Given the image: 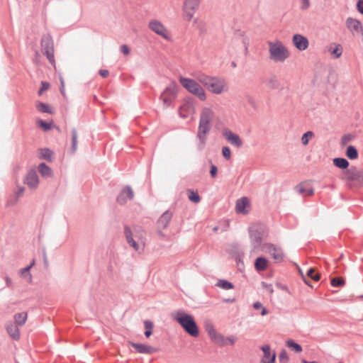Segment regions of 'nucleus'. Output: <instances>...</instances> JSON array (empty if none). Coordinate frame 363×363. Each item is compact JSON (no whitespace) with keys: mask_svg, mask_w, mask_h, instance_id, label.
I'll return each mask as SVG.
<instances>
[{"mask_svg":"<svg viewBox=\"0 0 363 363\" xmlns=\"http://www.w3.org/2000/svg\"><path fill=\"white\" fill-rule=\"evenodd\" d=\"M214 116L211 108L205 107L202 109L200 114L199 124L197 133V138L199 140L198 149L202 150L206 143V135L209 133L211 124V121Z\"/></svg>","mask_w":363,"mask_h":363,"instance_id":"1","label":"nucleus"},{"mask_svg":"<svg viewBox=\"0 0 363 363\" xmlns=\"http://www.w3.org/2000/svg\"><path fill=\"white\" fill-rule=\"evenodd\" d=\"M172 317L187 334L194 337L199 336V329L192 315L184 311H177Z\"/></svg>","mask_w":363,"mask_h":363,"instance_id":"2","label":"nucleus"},{"mask_svg":"<svg viewBox=\"0 0 363 363\" xmlns=\"http://www.w3.org/2000/svg\"><path fill=\"white\" fill-rule=\"evenodd\" d=\"M197 80L210 92L215 94H220L223 93L225 86V79L220 77L200 74L197 77Z\"/></svg>","mask_w":363,"mask_h":363,"instance_id":"3","label":"nucleus"},{"mask_svg":"<svg viewBox=\"0 0 363 363\" xmlns=\"http://www.w3.org/2000/svg\"><path fill=\"white\" fill-rule=\"evenodd\" d=\"M270 59L275 62H283L289 57V53L287 48L281 41L275 43L269 42Z\"/></svg>","mask_w":363,"mask_h":363,"instance_id":"4","label":"nucleus"},{"mask_svg":"<svg viewBox=\"0 0 363 363\" xmlns=\"http://www.w3.org/2000/svg\"><path fill=\"white\" fill-rule=\"evenodd\" d=\"M265 235L266 227L262 224L255 225L249 228L250 243L254 250H257L261 247Z\"/></svg>","mask_w":363,"mask_h":363,"instance_id":"5","label":"nucleus"},{"mask_svg":"<svg viewBox=\"0 0 363 363\" xmlns=\"http://www.w3.org/2000/svg\"><path fill=\"white\" fill-rule=\"evenodd\" d=\"M342 179L355 186H363V169L352 166L348 169L343 171Z\"/></svg>","mask_w":363,"mask_h":363,"instance_id":"6","label":"nucleus"},{"mask_svg":"<svg viewBox=\"0 0 363 363\" xmlns=\"http://www.w3.org/2000/svg\"><path fill=\"white\" fill-rule=\"evenodd\" d=\"M41 51L48 60V61L55 67L54 42L50 34H45L42 36L40 40Z\"/></svg>","mask_w":363,"mask_h":363,"instance_id":"7","label":"nucleus"},{"mask_svg":"<svg viewBox=\"0 0 363 363\" xmlns=\"http://www.w3.org/2000/svg\"><path fill=\"white\" fill-rule=\"evenodd\" d=\"M200 0H185L183 5V11L185 18L190 21L199 9Z\"/></svg>","mask_w":363,"mask_h":363,"instance_id":"8","label":"nucleus"},{"mask_svg":"<svg viewBox=\"0 0 363 363\" xmlns=\"http://www.w3.org/2000/svg\"><path fill=\"white\" fill-rule=\"evenodd\" d=\"M177 95V86L175 84H171L167 86L160 96L165 107H169L172 100Z\"/></svg>","mask_w":363,"mask_h":363,"instance_id":"9","label":"nucleus"},{"mask_svg":"<svg viewBox=\"0 0 363 363\" xmlns=\"http://www.w3.org/2000/svg\"><path fill=\"white\" fill-rule=\"evenodd\" d=\"M204 326L208 336L215 343L219 345H225V337L220 333H218L216 332L212 323L206 322Z\"/></svg>","mask_w":363,"mask_h":363,"instance_id":"10","label":"nucleus"},{"mask_svg":"<svg viewBox=\"0 0 363 363\" xmlns=\"http://www.w3.org/2000/svg\"><path fill=\"white\" fill-rule=\"evenodd\" d=\"M23 183L30 189H36L39 184V178L35 169H30L23 179Z\"/></svg>","mask_w":363,"mask_h":363,"instance_id":"11","label":"nucleus"},{"mask_svg":"<svg viewBox=\"0 0 363 363\" xmlns=\"http://www.w3.org/2000/svg\"><path fill=\"white\" fill-rule=\"evenodd\" d=\"M134 198V192L130 185L125 186L116 197V201L120 205H125L128 200Z\"/></svg>","mask_w":363,"mask_h":363,"instance_id":"12","label":"nucleus"},{"mask_svg":"<svg viewBox=\"0 0 363 363\" xmlns=\"http://www.w3.org/2000/svg\"><path fill=\"white\" fill-rule=\"evenodd\" d=\"M128 345L135 349V352L139 354H153L157 352L159 349L143 343H137L128 341Z\"/></svg>","mask_w":363,"mask_h":363,"instance_id":"13","label":"nucleus"},{"mask_svg":"<svg viewBox=\"0 0 363 363\" xmlns=\"http://www.w3.org/2000/svg\"><path fill=\"white\" fill-rule=\"evenodd\" d=\"M263 352V357L261 359V363H276V352H272L269 345H264L260 347Z\"/></svg>","mask_w":363,"mask_h":363,"instance_id":"14","label":"nucleus"},{"mask_svg":"<svg viewBox=\"0 0 363 363\" xmlns=\"http://www.w3.org/2000/svg\"><path fill=\"white\" fill-rule=\"evenodd\" d=\"M292 42L295 48L300 51L306 50L309 45L308 38L301 34L294 35Z\"/></svg>","mask_w":363,"mask_h":363,"instance_id":"15","label":"nucleus"},{"mask_svg":"<svg viewBox=\"0 0 363 363\" xmlns=\"http://www.w3.org/2000/svg\"><path fill=\"white\" fill-rule=\"evenodd\" d=\"M148 26L150 29L156 34L162 36L164 39H168V35L166 33L167 30L160 21L152 20L150 21Z\"/></svg>","mask_w":363,"mask_h":363,"instance_id":"16","label":"nucleus"},{"mask_svg":"<svg viewBox=\"0 0 363 363\" xmlns=\"http://www.w3.org/2000/svg\"><path fill=\"white\" fill-rule=\"evenodd\" d=\"M223 135L225 138L233 145L237 147H240L242 145V142L238 135L233 133L230 130H224Z\"/></svg>","mask_w":363,"mask_h":363,"instance_id":"17","label":"nucleus"},{"mask_svg":"<svg viewBox=\"0 0 363 363\" xmlns=\"http://www.w3.org/2000/svg\"><path fill=\"white\" fill-rule=\"evenodd\" d=\"M250 201L247 197L243 196L240 199H238L236 201L235 205V211L238 213H242L243 215H247L249 213L250 208Z\"/></svg>","mask_w":363,"mask_h":363,"instance_id":"18","label":"nucleus"},{"mask_svg":"<svg viewBox=\"0 0 363 363\" xmlns=\"http://www.w3.org/2000/svg\"><path fill=\"white\" fill-rule=\"evenodd\" d=\"M267 248L277 262H281L284 259V253L281 248L277 247L274 244L267 243L266 244Z\"/></svg>","mask_w":363,"mask_h":363,"instance_id":"19","label":"nucleus"},{"mask_svg":"<svg viewBox=\"0 0 363 363\" xmlns=\"http://www.w3.org/2000/svg\"><path fill=\"white\" fill-rule=\"evenodd\" d=\"M172 218V213L167 210L164 211L161 216L158 218L157 222V228L165 229L168 226Z\"/></svg>","mask_w":363,"mask_h":363,"instance_id":"20","label":"nucleus"},{"mask_svg":"<svg viewBox=\"0 0 363 363\" xmlns=\"http://www.w3.org/2000/svg\"><path fill=\"white\" fill-rule=\"evenodd\" d=\"M347 28L352 33L363 32V28L361 22L355 18L349 17L346 20Z\"/></svg>","mask_w":363,"mask_h":363,"instance_id":"21","label":"nucleus"},{"mask_svg":"<svg viewBox=\"0 0 363 363\" xmlns=\"http://www.w3.org/2000/svg\"><path fill=\"white\" fill-rule=\"evenodd\" d=\"M179 83L184 88H185L190 93L194 91V89L199 84V83L196 82L195 80L184 77H179Z\"/></svg>","mask_w":363,"mask_h":363,"instance_id":"22","label":"nucleus"},{"mask_svg":"<svg viewBox=\"0 0 363 363\" xmlns=\"http://www.w3.org/2000/svg\"><path fill=\"white\" fill-rule=\"evenodd\" d=\"M6 331L9 336L13 340H18L20 338V330L18 325L14 323H9L6 325Z\"/></svg>","mask_w":363,"mask_h":363,"instance_id":"23","label":"nucleus"},{"mask_svg":"<svg viewBox=\"0 0 363 363\" xmlns=\"http://www.w3.org/2000/svg\"><path fill=\"white\" fill-rule=\"evenodd\" d=\"M124 235L125 236L127 242L135 250H138L139 245L133 239L132 230L128 225H125L124 226Z\"/></svg>","mask_w":363,"mask_h":363,"instance_id":"24","label":"nucleus"},{"mask_svg":"<svg viewBox=\"0 0 363 363\" xmlns=\"http://www.w3.org/2000/svg\"><path fill=\"white\" fill-rule=\"evenodd\" d=\"M333 162V164L340 169L345 171L349 169L350 162L344 157H335Z\"/></svg>","mask_w":363,"mask_h":363,"instance_id":"25","label":"nucleus"},{"mask_svg":"<svg viewBox=\"0 0 363 363\" xmlns=\"http://www.w3.org/2000/svg\"><path fill=\"white\" fill-rule=\"evenodd\" d=\"M268 261L264 257H258L255 261V268L257 272H262L267 267Z\"/></svg>","mask_w":363,"mask_h":363,"instance_id":"26","label":"nucleus"},{"mask_svg":"<svg viewBox=\"0 0 363 363\" xmlns=\"http://www.w3.org/2000/svg\"><path fill=\"white\" fill-rule=\"evenodd\" d=\"M24 191V186H18L17 190L14 192L13 196L9 199L8 204L10 206L15 205L17 203L18 199L23 196Z\"/></svg>","mask_w":363,"mask_h":363,"instance_id":"27","label":"nucleus"},{"mask_svg":"<svg viewBox=\"0 0 363 363\" xmlns=\"http://www.w3.org/2000/svg\"><path fill=\"white\" fill-rule=\"evenodd\" d=\"M345 155L351 160H354L358 158L359 153L358 150L354 145H348L346 148Z\"/></svg>","mask_w":363,"mask_h":363,"instance_id":"28","label":"nucleus"},{"mask_svg":"<svg viewBox=\"0 0 363 363\" xmlns=\"http://www.w3.org/2000/svg\"><path fill=\"white\" fill-rule=\"evenodd\" d=\"M38 171L43 177H50L52 175V169L45 162H42L39 164Z\"/></svg>","mask_w":363,"mask_h":363,"instance_id":"29","label":"nucleus"},{"mask_svg":"<svg viewBox=\"0 0 363 363\" xmlns=\"http://www.w3.org/2000/svg\"><path fill=\"white\" fill-rule=\"evenodd\" d=\"M53 152L50 148H41L40 149L39 158L45 160L48 162L52 161Z\"/></svg>","mask_w":363,"mask_h":363,"instance_id":"30","label":"nucleus"},{"mask_svg":"<svg viewBox=\"0 0 363 363\" xmlns=\"http://www.w3.org/2000/svg\"><path fill=\"white\" fill-rule=\"evenodd\" d=\"M27 320V313L26 312L18 313L14 315V323L18 326L23 325Z\"/></svg>","mask_w":363,"mask_h":363,"instance_id":"31","label":"nucleus"},{"mask_svg":"<svg viewBox=\"0 0 363 363\" xmlns=\"http://www.w3.org/2000/svg\"><path fill=\"white\" fill-rule=\"evenodd\" d=\"M286 345L296 353L301 352L303 350L302 346L292 339L287 340L286 341Z\"/></svg>","mask_w":363,"mask_h":363,"instance_id":"32","label":"nucleus"},{"mask_svg":"<svg viewBox=\"0 0 363 363\" xmlns=\"http://www.w3.org/2000/svg\"><path fill=\"white\" fill-rule=\"evenodd\" d=\"M192 94L197 96L199 100L204 101L206 99V95L204 89L199 84L194 89V91H191Z\"/></svg>","mask_w":363,"mask_h":363,"instance_id":"33","label":"nucleus"},{"mask_svg":"<svg viewBox=\"0 0 363 363\" xmlns=\"http://www.w3.org/2000/svg\"><path fill=\"white\" fill-rule=\"evenodd\" d=\"M296 191L300 194H306L308 196H311L313 194L314 190L312 187L305 188L303 184H299L295 187Z\"/></svg>","mask_w":363,"mask_h":363,"instance_id":"34","label":"nucleus"},{"mask_svg":"<svg viewBox=\"0 0 363 363\" xmlns=\"http://www.w3.org/2000/svg\"><path fill=\"white\" fill-rule=\"evenodd\" d=\"M72 134V145L71 152L72 154L75 153L77 149V131L75 128H72L71 130Z\"/></svg>","mask_w":363,"mask_h":363,"instance_id":"35","label":"nucleus"},{"mask_svg":"<svg viewBox=\"0 0 363 363\" xmlns=\"http://www.w3.org/2000/svg\"><path fill=\"white\" fill-rule=\"evenodd\" d=\"M36 107H37V109L42 113H50V114L53 113V111H52V108L48 104H45L43 102H38L36 104Z\"/></svg>","mask_w":363,"mask_h":363,"instance_id":"36","label":"nucleus"},{"mask_svg":"<svg viewBox=\"0 0 363 363\" xmlns=\"http://www.w3.org/2000/svg\"><path fill=\"white\" fill-rule=\"evenodd\" d=\"M216 286L225 290L233 289L235 287L232 282L226 279H219L216 284Z\"/></svg>","mask_w":363,"mask_h":363,"instance_id":"37","label":"nucleus"},{"mask_svg":"<svg viewBox=\"0 0 363 363\" xmlns=\"http://www.w3.org/2000/svg\"><path fill=\"white\" fill-rule=\"evenodd\" d=\"M144 326L145 331L144 333L146 337H149L152 334V329L154 327L153 322L150 320H145L144 321Z\"/></svg>","mask_w":363,"mask_h":363,"instance_id":"38","label":"nucleus"},{"mask_svg":"<svg viewBox=\"0 0 363 363\" xmlns=\"http://www.w3.org/2000/svg\"><path fill=\"white\" fill-rule=\"evenodd\" d=\"M30 269L31 268H30L29 266L28 265L27 267L21 269L19 272L21 277L28 279V281L29 283L32 282V275L30 272Z\"/></svg>","mask_w":363,"mask_h":363,"instance_id":"39","label":"nucleus"},{"mask_svg":"<svg viewBox=\"0 0 363 363\" xmlns=\"http://www.w3.org/2000/svg\"><path fill=\"white\" fill-rule=\"evenodd\" d=\"M187 191L189 193L188 198L191 202L197 203L201 201V197L197 191L191 189H188Z\"/></svg>","mask_w":363,"mask_h":363,"instance_id":"40","label":"nucleus"},{"mask_svg":"<svg viewBox=\"0 0 363 363\" xmlns=\"http://www.w3.org/2000/svg\"><path fill=\"white\" fill-rule=\"evenodd\" d=\"M330 284L333 286L335 287H341L345 284V281L342 277H333L331 279Z\"/></svg>","mask_w":363,"mask_h":363,"instance_id":"41","label":"nucleus"},{"mask_svg":"<svg viewBox=\"0 0 363 363\" xmlns=\"http://www.w3.org/2000/svg\"><path fill=\"white\" fill-rule=\"evenodd\" d=\"M331 55H334L335 58H339L342 53V47L341 45H335V47L330 50Z\"/></svg>","mask_w":363,"mask_h":363,"instance_id":"42","label":"nucleus"},{"mask_svg":"<svg viewBox=\"0 0 363 363\" xmlns=\"http://www.w3.org/2000/svg\"><path fill=\"white\" fill-rule=\"evenodd\" d=\"M266 84L272 89L278 88V81L276 76H272L270 79L266 81Z\"/></svg>","mask_w":363,"mask_h":363,"instance_id":"43","label":"nucleus"},{"mask_svg":"<svg viewBox=\"0 0 363 363\" xmlns=\"http://www.w3.org/2000/svg\"><path fill=\"white\" fill-rule=\"evenodd\" d=\"M37 123L44 131H48L52 128V123H48L40 119L37 121Z\"/></svg>","mask_w":363,"mask_h":363,"instance_id":"44","label":"nucleus"},{"mask_svg":"<svg viewBox=\"0 0 363 363\" xmlns=\"http://www.w3.org/2000/svg\"><path fill=\"white\" fill-rule=\"evenodd\" d=\"M313 135V133L312 131H307L301 137V142L303 145H306L308 144L309 140Z\"/></svg>","mask_w":363,"mask_h":363,"instance_id":"45","label":"nucleus"},{"mask_svg":"<svg viewBox=\"0 0 363 363\" xmlns=\"http://www.w3.org/2000/svg\"><path fill=\"white\" fill-rule=\"evenodd\" d=\"M307 276L314 281H319L320 279V275L319 274H315V269L313 268H310L307 272Z\"/></svg>","mask_w":363,"mask_h":363,"instance_id":"46","label":"nucleus"},{"mask_svg":"<svg viewBox=\"0 0 363 363\" xmlns=\"http://www.w3.org/2000/svg\"><path fill=\"white\" fill-rule=\"evenodd\" d=\"M223 157L226 160H229L231 157V151L229 147L224 146L222 147Z\"/></svg>","mask_w":363,"mask_h":363,"instance_id":"47","label":"nucleus"},{"mask_svg":"<svg viewBox=\"0 0 363 363\" xmlns=\"http://www.w3.org/2000/svg\"><path fill=\"white\" fill-rule=\"evenodd\" d=\"M280 363H286L289 361V357L285 350H282L279 355Z\"/></svg>","mask_w":363,"mask_h":363,"instance_id":"48","label":"nucleus"},{"mask_svg":"<svg viewBox=\"0 0 363 363\" xmlns=\"http://www.w3.org/2000/svg\"><path fill=\"white\" fill-rule=\"evenodd\" d=\"M352 140V135L350 134H345L341 138V145L342 146L347 144Z\"/></svg>","mask_w":363,"mask_h":363,"instance_id":"49","label":"nucleus"},{"mask_svg":"<svg viewBox=\"0 0 363 363\" xmlns=\"http://www.w3.org/2000/svg\"><path fill=\"white\" fill-rule=\"evenodd\" d=\"M50 87V84L47 82H42L41 86L38 91V94L41 95L43 91L48 90Z\"/></svg>","mask_w":363,"mask_h":363,"instance_id":"50","label":"nucleus"},{"mask_svg":"<svg viewBox=\"0 0 363 363\" xmlns=\"http://www.w3.org/2000/svg\"><path fill=\"white\" fill-rule=\"evenodd\" d=\"M218 173V167L215 164H211L210 168V174L211 177L216 178Z\"/></svg>","mask_w":363,"mask_h":363,"instance_id":"51","label":"nucleus"},{"mask_svg":"<svg viewBox=\"0 0 363 363\" xmlns=\"http://www.w3.org/2000/svg\"><path fill=\"white\" fill-rule=\"evenodd\" d=\"M301 5L300 6L301 10L306 11L310 6V1L309 0H301Z\"/></svg>","mask_w":363,"mask_h":363,"instance_id":"52","label":"nucleus"},{"mask_svg":"<svg viewBox=\"0 0 363 363\" xmlns=\"http://www.w3.org/2000/svg\"><path fill=\"white\" fill-rule=\"evenodd\" d=\"M262 286H263V288L266 289L270 294H272L274 292L272 284H267L266 282L262 281Z\"/></svg>","mask_w":363,"mask_h":363,"instance_id":"53","label":"nucleus"},{"mask_svg":"<svg viewBox=\"0 0 363 363\" xmlns=\"http://www.w3.org/2000/svg\"><path fill=\"white\" fill-rule=\"evenodd\" d=\"M121 52L123 54L127 55H128L130 53V48H129V47L127 45H125V44L122 45L121 46Z\"/></svg>","mask_w":363,"mask_h":363,"instance_id":"54","label":"nucleus"},{"mask_svg":"<svg viewBox=\"0 0 363 363\" xmlns=\"http://www.w3.org/2000/svg\"><path fill=\"white\" fill-rule=\"evenodd\" d=\"M357 10L361 13L363 14V0H358L357 2Z\"/></svg>","mask_w":363,"mask_h":363,"instance_id":"55","label":"nucleus"},{"mask_svg":"<svg viewBox=\"0 0 363 363\" xmlns=\"http://www.w3.org/2000/svg\"><path fill=\"white\" fill-rule=\"evenodd\" d=\"M247 101L249 103V104L253 108H257V105H256V102L255 101V99L251 97V96H247Z\"/></svg>","mask_w":363,"mask_h":363,"instance_id":"56","label":"nucleus"},{"mask_svg":"<svg viewBox=\"0 0 363 363\" xmlns=\"http://www.w3.org/2000/svg\"><path fill=\"white\" fill-rule=\"evenodd\" d=\"M162 230L163 229L157 228V233L161 239L165 240L167 238V235L162 232Z\"/></svg>","mask_w":363,"mask_h":363,"instance_id":"57","label":"nucleus"},{"mask_svg":"<svg viewBox=\"0 0 363 363\" xmlns=\"http://www.w3.org/2000/svg\"><path fill=\"white\" fill-rule=\"evenodd\" d=\"M301 277H302V279H303V282L306 285H308V286L313 287V286L311 285V281L306 278V277L303 274V272H301Z\"/></svg>","mask_w":363,"mask_h":363,"instance_id":"58","label":"nucleus"},{"mask_svg":"<svg viewBox=\"0 0 363 363\" xmlns=\"http://www.w3.org/2000/svg\"><path fill=\"white\" fill-rule=\"evenodd\" d=\"M99 73L102 77L105 78L108 77L109 72L107 69H100Z\"/></svg>","mask_w":363,"mask_h":363,"instance_id":"59","label":"nucleus"},{"mask_svg":"<svg viewBox=\"0 0 363 363\" xmlns=\"http://www.w3.org/2000/svg\"><path fill=\"white\" fill-rule=\"evenodd\" d=\"M225 343H226L225 345H227L228 342L231 345H233L235 344V338L233 337H227V338L225 337Z\"/></svg>","mask_w":363,"mask_h":363,"instance_id":"60","label":"nucleus"},{"mask_svg":"<svg viewBox=\"0 0 363 363\" xmlns=\"http://www.w3.org/2000/svg\"><path fill=\"white\" fill-rule=\"evenodd\" d=\"M60 84H61V88H60V91L62 94H65V82H64V79L62 77H60Z\"/></svg>","mask_w":363,"mask_h":363,"instance_id":"61","label":"nucleus"},{"mask_svg":"<svg viewBox=\"0 0 363 363\" xmlns=\"http://www.w3.org/2000/svg\"><path fill=\"white\" fill-rule=\"evenodd\" d=\"M253 308L255 309V310H258L259 308H262V304L259 302V301H257V302H255L253 303Z\"/></svg>","mask_w":363,"mask_h":363,"instance_id":"62","label":"nucleus"},{"mask_svg":"<svg viewBox=\"0 0 363 363\" xmlns=\"http://www.w3.org/2000/svg\"><path fill=\"white\" fill-rule=\"evenodd\" d=\"M235 301V298H224L223 302L225 303H233Z\"/></svg>","mask_w":363,"mask_h":363,"instance_id":"63","label":"nucleus"},{"mask_svg":"<svg viewBox=\"0 0 363 363\" xmlns=\"http://www.w3.org/2000/svg\"><path fill=\"white\" fill-rule=\"evenodd\" d=\"M268 313H269V311L265 307L262 306V311H261V315H265L268 314Z\"/></svg>","mask_w":363,"mask_h":363,"instance_id":"64","label":"nucleus"}]
</instances>
